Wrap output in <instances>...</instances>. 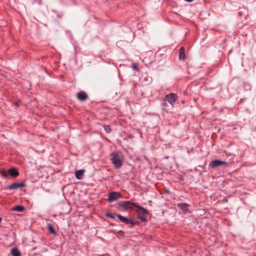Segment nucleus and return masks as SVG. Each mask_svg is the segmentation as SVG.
<instances>
[{"instance_id":"obj_1","label":"nucleus","mask_w":256,"mask_h":256,"mask_svg":"<svg viewBox=\"0 0 256 256\" xmlns=\"http://www.w3.org/2000/svg\"><path fill=\"white\" fill-rule=\"evenodd\" d=\"M124 160V157L120 151L114 152L110 154V160L116 168H119L122 166Z\"/></svg>"},{"instance_id":"obj_12","label":"nucleus","mask_w":256,"mask_h":256,"mask_svg":"<svg viewBox=\"0 0 256 256\" xmlns=\"http://www.w3.org/2000/svg\"><path fill=\"white\" fill-rule=\"evenodd\" d=\"M84 170H80L76 171L75 176L78 180H82L83 178Z\"/></svg>"},{"instance_id":"obj_16","label":"nucleus","mask_w":256,"mask_h":256,"mask_svg":"<svg viewBox=\"0 0 256 256\" xmlns=\"http://www.w3.org/2000/svg\"><path fill=\"white\" fill-rule=\"evenodd\" d=\"M47 228L51 234L56 235V232L51 224H48Z\"/></svg>"},{"instance_id":"obj_13","label":"nucleus","mask_w":256,"mask_h":256,"mask_svg":"<svg viewBox=\"0 0 256 256\" xmlns=\"http://www.w3.org/2000/svg\"><path fill=\"white\" fill-rule=\"evenodd\" d=\"M186 58L185 50L184 47H182L180 50L179 52V58L180 60H184Z\"/></svg>"},{"instance_id":"obj_15","label":"nucleus","mask_w":256,"mask_h":256,"mask_svg":"<svg viewBox=\"0 0 256 256\" xmlns=\"http://www.w3.org/2000/svg\"><path fill=\"white\" fill-rule=\"evenodd\" d=\"M12 211H17V212H23L24 210V208L22 206H16L12 208Z\"/></svg>"},{"instance_id":"obj_23","label":"nucleus","mask_w":256,"mask_h":256,"mask_svg":"<svg viewBox=\"0 0 256 256\" xmlns=\"http://www.w3.org/2000/svg\"><path fill=\"white\" fill-rule=\"evenodd\" d=\"M15 104V106H19V104H18V102H15V104Z\"/></svg>"},{"instance_id":"obj_6","label":"nucleus","mask_w":256,"mask_h":256,"mask_svg":"<svg viewBox=\"0 0 256 256\" xmlns=\"http://www.w3.org/2000/svg\"><path fill=\"white\" fill-rule=\"evenodd\" d=\"M116 216L121 222L126 224H130L132 226L138 224L137 222H134L128 218L124 217L120 214H116Z\"/></svg>"},{"instance_id":"obj_18","label":"nucleus","mask_w":256,"mask_h":256,"mask_svg":"<svg viewBox=\"0 0 256 256\" xmlns=\"http://www.w3.org/2000/svg\"><path fill=\"white\" fill-rule=\"evenodd\" d=\"M8 173L6 171V170H2V171L1 172V174H2V176L3 177L5 178H7V177H8Z\"/></svg>"},{"instance_id":"obj_19","label":"nucleus","mask_w":256,"mask_h":256,"mask_svg":"<svg viewBox=\"0 0 256 256\" xmlns=\"http://www.w3.org/2000/svg\"><path fill=\"white\" fill-rule=\"evenodd\" d=\"M162 108L164 110L166 107L168 106V104L166 102V101H164L162 103Z\"/></svg>"},{"instance_id":"obj_24","label":"nucleus","mask_w":256,"mask_h":256,"mask_svg":"<svg viewBox=\"0 0 256 256\" xmlns=\"http://www.w3.org/2000/svg\"><path fill=\"white\" fill-rule=\"evenodd\" d=\"M185 0L188 2H191L193 1V0Z\"/></svg>"},{"instance_id":"obj_4","label":"nucleus","mask_w":256,"mask_h":256,"mask_svg":"<svg viewBox=\"0 0 256 256\" xmlns=\"http://www.w3.org/2000/svg\"><path fill=\"white\" fill-rule=\"evenodd\" d=\"M177 98L178 96L176 94L170 93L165 96L164 101L168 102L171 104L172 107L173 108Z\"/></svg>"},{"instance_id":"obj_14","label":"nucleus","mask_w":256,"mask_h":256,"mask_svg":"<svg viewBox=\"0 0 256 256\" xmlns=\"http://www.w3.org/2000/svg\"><path fill=\"white\" fill-rule=\"evenodd\" d=\"M12 256H20L21 253L17 248H13L11 250Z\"/></svg>"},{"instance_id":"obj_3","label":"nucleus","mask_w":256,"mask_h":256,"mask_svg":"<svg viewBox=\"0 0 256 256\" xmlns=\"http://www.w3.org/2000/svg\"><path fill=\"white\" fill-rule=\"evenodd\" d=\"M118 208L120 210H126L128 209L132 210L134 208H136V206H137L136 204L130 201H123L118 203Z\"/></svg>"},{"instance_id":"obj_2","label":"nucleus","mask_w":256,"mask_h":256,"mask_svg":"<svg viewBox=\"0 0 256 256\" xmlns=\"http://www.w3.org/2000/svg\"><path fill=\"white\" fill-rule=\"evenodd\" d=\"M136 208H137L136 212H138V218L140 219L142 222H146L147 220L146 218L148 215V212L147 210L138 204Z\"/></svg>"},{"instance_id":"obj_7","label":"nucleus","mask_w":256,"mask_h":256,"mask_svg":"<svg viewBox=\"0 0 256 256\" xmlns=\"http://www.w3.org/2000/svg\"><path fill=\"white\" fill-rule=\"evenodd\" d=\"M122 198V194L119 192H112L109 194L108 200L110 202H112Z\"/></svg>"},{"instance_id":"obj_11","label":"nucleus","mask_w":256,"mask_h":256,"mask_svg":"<svg viewBox=\"0 0 256 256\" xmlns=\"http://www.w3.org/2000/svg\"><path fill=\"white\" fill-rule=\"evenodd\" d=\"M190 205L186 203L181 202L178 204V206L184 212L188 210Z\"/></svg>"},{"instance_id":"obj_5","label":"nucleus","mask_w":256,"mask_h":256,"mask_svg":"<svg viewBox=\"0 0 256 256\" xmlns=\"http://www.w3.org/2000/svg\"><path fill=\"white\" fill-rule=\"evenodd\" d=\"M228 166V164L227 162L219 160H212L209 164V167L212 168H216L220 166Z\"/></svg>"},{"instance_id":"obj_20","label":"nucleus","mask_w":256,"mask_h":256,"mask_svg":"<svg viewBox=\"0 0 256 256\" xmlns=\"http://www.w3.org/2000/svg\"><path fill=\"white\" fill-rule=\"evenodd\" d=\"M132 68L136 70H138V66L136 64H132Z\"/></svg>"},{"instance_id":"obj_9","label":"nucleus","mask_w":256,"mask_h":256,"mask_svg":"<svg viewBox=\"0 0 256 256\" xmlns=\"http://www.w3.org/2000/svg\"><path fill=\"white\" fill-rule=\"evenodd\" d=\"M76 98L80 101L84 102L88 100V96L84 91L81 90L76 94Z\"/></svg>"},{"instance_id":"obj_10","label":"nucleus","mask_w":256,"mask_h":256,"mask_svg":"<svg viewBox=\"0 0 256 256\" xmlns=\"http://www.w3.org/2000/svg\"><path fill=\"white\" fill-rule=\"evenodd\" d=\"M8 174L12 177L16 178L19 175L18 170L14 168H10L8 170Z\"/></svg>"},{"instance_id":"obj_17","label":"nucleus","mask_w":256,"mask_h":256,"mask_svg":"<svg viewBox=\"0 0 256 256\" xmlns=\"http://www.w3.org/2000/svg\"><path fill=\"white\" fill-rule=\"evenodd\" d=\"M103 128L105 132L108 134L110 133L112 131V129L110 128V126L108 125H104Z\"/></svg>"},{"instance_id":"obj_8","label":"nucleus","mask_w":256,"mask_h":256,"mask_svg":"<svg viewBox=\"0 0 256 256\" xmlns=\"http://www.w3.org/2000/svg\"><path fill=\"white\" fill-rule=\"evenodd\" d=\"M26 184L24 182L22 183H16L13 182L11 184L6 186L5 189H8L10 190H16L19 188L26 186Z\"/></svg>"},{"instance_id":"obj_21","label":"nucleus","mask_w":256,"mask_h":256,"mask_svg":"<svg viewBox=\"0 0 256 256\" xmlns=\"http://www.w3.org/2000/svg\"><path fill=\"white\" fill-rule=\"evenodd\" d=\"M106 216H108V217H110V218H114V216L112 214H110V213L106 214Z\"/></svg>"},{"instance_id":"obj_22","label":"nucleus","mask_w":256,"mask_h":256,"mask_svg":"<svg viewBox=\"0 0 256 256\" xmlns=\"http://www.w3.org/2000/svg\"><path fill=\"white\" fill-rule=\"evenodd\" d=\"M118 235H120V236H122L124 234V232L122 230H119L118 232Z\"/></svg>"},{"instance_id":"obj_25","label":"nucleus","mask_w":256,"mask_h":256,"mask_svg":"<svg viewBox=\"0 0 256 256\" xmlns=\"http://www.w3.org/2000/svg\"><path fill=\"white\" fill-rule=\"evenodd\" d=\"M2 218H0V222H1Z\"/></svg>"}]
</instances>
